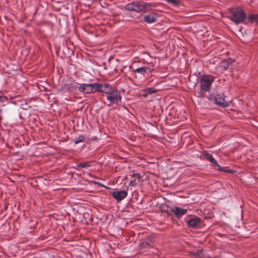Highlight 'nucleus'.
Instances as JSON below:
<instances>
[{"label": "nucleus", "instance_id": "obj_25", "mask_svg": "<svg viewBox=\"0 0 258 258\" xmlns=\"http://www.w3.org/2000/svg\"><path fill=\"white\" fill-rule=\"evenodd\" d=\"M137 184V182L136 181V178L131 179L130 182V185L131 186H135Z\"/></svg>", "mask_w": 258, "mask_h": 258}, {"label": "nucleus", "instance_id": "obj_11", "mask_svg": "<svg viewBox=\"0 0 258 258\" xmlns=\"http://www.w3.org/2000/svg\"><path fill=\"white\" fill-rule=\"evenodd\" d=\"M87 94L94 93L98 92L99 83L87 84Z\"/></svg>", "mask_w": 258, "mask_h": 258}, {"label": "nucleus", "instance_id": "obj_21", "mask_svg": "<svg viewBox=\"0 0 258 258\" xmlns=\"http://www.w3.org/2000/svg\"><path fill=\"white\" fill-rule=\"evenodd\" d=\"M87 84H84L82 85L81 86H80V87L79 88V90L80 91V92L87 93Z\"/></svg>", "mask_w": 258, "mask_h": 258}, {"label": "nucleus", "instance_id": "obj_22", "mask_svg": "<svg viewBox=\"0 0 258 258\" xmlns=\"http://www.w3.org/2000/svg\"><path fill=\"white\" fill-rule=\"evenodd\" d=\"M168 3L171 4L173 5L176 6L178 5L179 0H165Z\"/></svg>", "mask_w": 258, "mask_h": 258}, {"label": "nucleus", "instance_id": "obj_6", "mask_svg": "<svg viewBox=\"0 0 258 258\" xmlns=\"http://www.w3.org/2000/svg\"><path fill=\"white\" fill-rule=\"evenodd\" d=\"M153 70H151L149 67H142L138 68L136 69L133 70L132 72L135 74L134 77L135 78H138V76L136 74H139L142 76L144 77L146 74L148 73H150Z\"/></svg>", "mask_w": 258, "mask_h": 258}, {"label": "nucleus", "instance_id": "obj_15", "mask_svg": "<svg viewBox=\"0 0 258 258\" xmlns=\"http://www.w3.org/2000/svg\"><path fill=\"white\" fill-rule=\"evenodd\" d=\"M249 23H256L258 24V14L249 15L247 18Z\"/></svg>", "mask_w": 258, "mask_h": 258}, {"label": "nucleus", "instance_id": "obj_17", "mask_svg": "<svg viewBox=\"0 0 258 258\" xmlns=\"http://www.w3.org/2000/svg\"><path fill=\"white\" fill-rule=\"evenodd\" d=\"M93 162H84L79 163L77 166L78 168H88L91 166V163Z\"/></svg>", "mask_w": 258, "mask_h": 258}, {"label": "nucleus", "instance_id": "obj_9", "mask_svg": "<svg viewBox=\"0 0 258 258\" xmlns=\"http://www.w3.org/2000/svg\"><path fill=\"white\" fill-rule=\"evenodd\" d=\"M170 210L172 212L174 213V214L178 218L182 217L183 215L185 214L187 212V209H182L176 206L171 207Z\"/></svg>", "mask_w": 258, "mask_h": 258}, {"label": "nucleus", "instance_id": "obj_20", "mask_svg": "<svg viewBox=\"0 0 258 258\" xmlns=\"http://www.w3.org/2000/svg\"><path fill=\"white\" fill-rule=\"evenodd\" d=\"M86 138L84 136H80L77 137L75 140V143L77 144L80 142H83L85 141Z\"/></svg>", "mask_w": 258, "mask_h": 258}, {"label": "nucleus", "instance_id": "obj_10", "mask_svg": "<svg viewBox=\"0 0 258 258\" xmlns=\"http://www.w3.org/2000/svg\"><path fill=\"white\" fill-rule=\"evenodd\" d=\"M127 192L125 190L115 191L112 192V196L114 199L119 201L126 197Z\"/></svg>", "mask_w": 258, "mask_h": 258}, {"label": "nucleus", "instance_id": "obj_4", "mask_svg": "<svg viewBox=\"0 0 258 258\" xmlns=\"http://www.w3.org/2000/svg\"><path fill=\"white\" fill-rule=\"evenodd\" d=\"M106 99L109 102L107 105L111 106L114 104H117L120 102L121 97L120 92L115 88L110 94L107 95Z\"/></svg>", "mask_w": 258, "mask_h": 258}, {"label": "nucleus", "instance_id": "obj_5", "mask_svg": "<svg viewBox=\"0 0 258 258\" xmlns=\"http://www.w3.org/2000/svg\"><path fill=\"white\" fill-rule=\"evenodd\" d=\"M202 156H203L204 159H207L212 163H213L215 166H217L218 168V170L222 171L229 172V170H224L223 169L224 168L221 167L219 164L218 163L217 161L214 158L212 155L208 153L207 151H204L202 153Z\"/></svg>", "mask_w": 258, "mask_h": 258}, {"label": "nucleus", "instance_id": "obj_2", "mask_svg": "<svg viewBox=\"0 0 258 258\" xmlns=\"http://www.w3.org/2000/svg\"><path fill=\"white\" fill-rule=\"evenodd\" d=\"M228 18L235 23H243L246 19V14L242 9H236L231 10Z\"/></svg>", "mask_w": 258, "mask_h": 258}, {"label": "nucleus", "instance_id": "obj_19", "mask_svg": "<svg viewBox=\"0 0 258 258\" xmlns=\"http://www.w3.org/2000/svg\"><path fill=\"white\" fill-rule=\"evenodd\" d=\"M144 91L146 92V96H147L148 94H151L156 93L157 92V90L154 88L151 87L145 89Z\"/></svg>", "mask_w": 258, "mask_h": 258}, {"label": "nucleus", "instance_id": "obj_26", "mask_svg": "<svg viewBox=\"0 0 258 258\" xmlns=\"http://www.w3.org/2000/svg\"><path fill=\"white\" fill-rule=\"evenodd\" d=\"M102 0H92V2H97V1H99V2H101Z\"/></svg>", "mask_w": 258, "mask_h": 258}, {"label": "nucleus", "instance_id": "obj_3", "mask_svg": "<svg viewBox=\"0 0 258 258\" xmlns=\"http://www.w3.org/2000/svg\"><path fill=\"white\" fill-rule=\"evenodd\" d=\"M214 80L215 78L211 75H205L203 76L200 80L201 90H204L205 92L208 91Z\"/></svg>", "mask_w": 258, "mask_h": 258}, {"label": "nucleus", "instance_id": "obj_27", "mask_svg": "<svg viewBox=\"0 0 258 258\" xmlns=\"http://www.w3.org/2000/svg\"><path fill=\"white\" fill-rule=\"evenodd\" d=\"M132 68H133V67H132V66H130V69H132Z\"/></svg>", "mask_w": 258, "mask_h": 258}, {"label": "nucleus", "instance_id": "obj_18", "mask_svg": "<svg viewBox=\"0 0 258 258\" xmlns=\"http://www.w3.org/2000/svg\"><path fill=\"white\" fill-rule=\"evenodd\" d=\"M152 246L151 243L148 242H143L140 245V249L143 250L145 248H148Z\"/></svg>", "mask_w": 258, "mask_h": 258}, {"label": "nucleus", "instance_id": "obj_8", "mask_svg": "<svg viewBox=\"0 0 258 258\" xmlns=\"http://www.w3.org/2000/svg\"><path fill=\"white\" fill-rule=\"evenodd\" d=\"M215 103L219 106L227 107L229 105L228 102L225 100L224 94H218L215 96Z\"/></svg>", "mask_w": 258, "mask_h": 258}, {"label": "nucleus", "instance_id": "obj_7", "mask_svg": "<svg viewBox=\"0 0 258 258\" xmlns=\"http://www.w3.org/2000/svg\"><path fill=\"white\" fill-rule=\"evenodd\" d=\"M115 89V88L113 87L108 84L105 83L102 84L99 83V92L104 93L108 95L110 94L112 91L114 90Z\"/></svg>", "mask_w": 258, "mask_h": 258}, {"label": "nucleus", "instance_id": "obj_16", "mask_svg": "<svg viewBox=\"0 0 258 258\" xmlns=\"http://www.w3.org/2000/svg\"><path fill=\"white\" fill-rule=\"evenodd\" d=\"M202 251L201 250H194L190 252V254L192 258H200L202 256Z\"/></svg>", "mask_w": 258, "mask_h": 258}, {"label": "nucleus", "instance_id": "obj_24", "mask_svg": "<svg viewBox=\"0 0 258 258\" xmlns=\"http://www.w3.org/2000/svg\"><path fill=\"white\" fill-rule=\"evenodd\" d=\"M204 91H205L204 90H202L201 89V90L197 93L198 97H200V98L203 97L205 96V94L204 93Z\"/></svg>", "mask_w": 258, "mask_h": 258}, {"label": "nucleus", "instance_id": "obj_1", "mask_svg": "<svg viewBox=\"0 0 258 258\" xmlns=\"http://www.w3.org/2000/svg\"><path fill=\"white\" fill-rule=\"evenodd\" d=\"M151 4L146 3L144 2L135 1L127 4L125 9L129 11H135L136 12L146 13L151 7Z\"/></svg>", "mask_w": 258, "mask_h": 258}, {"label": "nucleus", "instance_id": "obj_14", "mask_svg": "<svg viewBox=\"0 0 258 258\" xmlns=\"http://www.w3.org/2000/svg\"><path fill=\"white\" fill-rule=\"evenodd\" d=\"M157 15L156 13H151L144 16V21L148 23H153L157 21Z\"/></svg>", "mask_w": 258, "mask_h": 258}, {"label": "nucleus", "instance_id": "obj_13", "mask_svg": "<svg viewBox=\"0 0 258 258\" xmlns=\"http://www.w3.org/2000/svg\"><path fill=\"white\" fill-rule=\"evenodd\" d=\"M232 62L233 60L231 58L224 60L220 63L219 68L222 71H226Z\"/></svg>", "mask_w": 258, "mask_h": 258}, {"label": "nucleus", "instance_id": "obj_23", "mask_svg": "<svg viewBox=\"0 0 258 258\" xmlns=\"http://www.w3.org/2000/svg\"><path fill=\"white\" fill-rule=\"evenodd\" d=\"M130 176H132L133 178L135 177L136 178H137L138 180H139L141 178V176L138 173L135 174V173H133L132 174H130Z\"/></svg>", "mask_w": 258, "mask_h": 258}, {"label": "nucleus", "instance_id": "obj_12", "mask_svg": "<svg viewBox=\"0 0 258 258\" xmlns=\"http://www.w3.org/2000/svg\"><path fill=\"white\" fill-rule=\"evenodd\" d=\"M201 223V219L199 217H195L190 219L188 221V225L190 227H199Z\"/></svg>", "mask_w": 258, "mask_h": 258}]
</instances>
